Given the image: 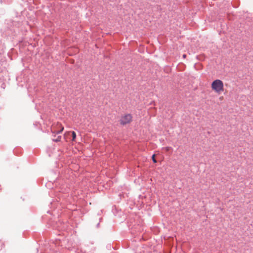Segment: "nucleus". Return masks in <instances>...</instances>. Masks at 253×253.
<instances>
[{
	"label": "nucleus",
	"mask_w": 253,
	"mask_h": 253,
	"mask_svg": "<svg viewBox=\"0 0 253 253\" xmlns=\"http://www.w3.org/2000/svg\"><path fill=\"white\" fill-rule=\"evenodd\" d=\"M211 88L215 93L219 94L224 91L223 83L221 80L216 79L212 82Z\"/></svg>",
	"instance_id": "f257e3e1"
},
{
	"label": "nucleus",
	"mask_w": 253,
	"mask_h": 253,
	"mask_svg": "<svg viewBox=\"0 0 253 253\" xmlns=\"http://www.w3.org/2000/svg\"><path fill=\"white\" fill-rule=\"evenodd\" d=\"M61 136H59L57 137V138L56 139H54L53 140L55 142H59L61 140Z\"/></svg>",
	"instance_id": "423d86ee"
},
{
	"label": "nucleus",
	"mask_w": 253,
	"mask_h": 253,
	"mask_svg": "<svg viewBox=\"0 0 253 253\" xmlns=\"http://www.w3.org/2000/svg\"><path fill=\"white\" fill-rule=\"evenodd\" d=\"M152 160L154 163H156L157 162L156 160L155 159V155H153L152 156Z\"/></svg>",
	"instance_id": "0eeeda50"
},
{
	"label": "nucleus",
	"mask_w": 253,
	"mask_h": 253,
	"mask_svg": "<svg viewBox=\"0 0 253 253\" xmlns=\"http://www.w3.org/2000/svg\"><path fill=\"white\" fill-rule=\"evenodd\" d=\"M163 149L164 150H165V151L166 152H168L169 151L170 149H171V148L170 147H164L163 148Z\"/></svg>",
	"instance_id": "39448f33"
},
{
	"label": "nucleus",
	"mask_w": 253,
	"mask_h": 253,
	"mask_svg": "<svg viewBox=\"0 0 253 253\" xmlns=\"http://www.w3.org/2000/svg\"><path fill=\"white\" fill-rule=\"evenodd\" d=\"M220 98V99H222V98H223V97H220V98Z\"/></svg>",
	"instance_id": "1a4fd4ad"
},
{
	"label": "nucleus",
	"mask_w": 253,
	"mask_h": 253,
	"mask_svg": "<svg viewBox=\"0 0 253 253\" xmlns=\"http://www.w3.org/2000/svg\"><path fill=\"white\" fill-rule=\"evenodd\" d=\"M132 117L131 114H126L121 117L120 120V124L123 125L129 124L132 121Z\"/></svg>",
	"instance_id": "7ed1b4c3"
},
{
	"label": "nucleus",
	"mask_w": 253,
	"mask_h": 253,
	"mask_svg": "<svg viewBox=\"0 0 253 253\" xmlns=\"http://www.w3.org/2000/svg\"><path fill=\"white\" fill-rule=\"evenodd\" d=\"M64 130V127L62 126L61 123H56L51 126V131L53 133H59L61 132Z\"/></svg>",
	"instance_id": "f03ea898"
},
{
	"label": "nucleus",
	"mask_w": 253,
	"mask_h": 253,
	"mask_svg": "<svg viewBox=\"0 0 253 253\" xmlns=\"http://www.w3.org/2000/svg\"><path fill=\"white\" fill-rule=\"evenodd\" d=\"M186 54H183V57L184 58H185L186 57Z\"/></svg>",
	"instance_id": "6e6552de"
},
{
	"label": "nucleus",
	"mask_w": 253,
	"mask_h": 253,
	"mask_svg": "<svg viewBox=\"0 0 253 253\" xmlns=\"http://www.w3.org/2000/svg\"><path fill=\"white\" fill-rule=\"evenodd\" d=\"M72 140L73 141H75V139H76V133L75 131H72Z\"/></svg>",
	"instance_id": "20e7f679"
}]
</instances>
